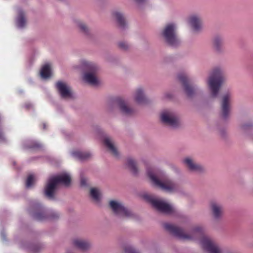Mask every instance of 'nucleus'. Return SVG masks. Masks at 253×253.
<instances>
[{"label": "nucleus", "mask_w": 253, "mask_h": 253, "mask_svg": "<svg viewBox=\"0 0 253 253\" xmlns=\"http://www.w3.org/2000/svg\"><path fill=\"white\" fill-rule=\"evenodd\" d=\"M165 230L182 240H192L202 237L200 244L202 248L209 253H222L218 244L211 238L203 236L204 228L201 226H195L192 228L189 234L185 233L183 230L178 226L166 223L163 224Z\"/></svg>", "instance_id": "1"}, {"label": "nucleus", "mask_w": 253, "mask_h": 253, "mask_svg": "<svg viewBox=\"0 0 253 253\" xmlns=\"http://www.w3.org/2000/svg\"><path fill=\"white\" fill-rule=\"evenodd\" d=\"M71 181L70 175L67 173H62L50 176L47 180L44 187V194L49 200L54 201L56 200V191L59 184L65 186L70 185Z\"/></svg>", "instance_id": "2"}, {"label": "nucleus", "mask_w": 253, "mask_h": 253, "mask_svg": "<svg viewBox=\"0 0 253 253\" xmlns=\"http://www.w3.org/2000/svg\"><path fill=\"white\" fill-rule=\"evenodd\" d=\"M225 81V72L222 68L216 67L210 72L207 84L211 98H216L218 97L220 88Z\"/></svg>", "instance_id": "3"}, {"label": "nucleus", "mask_w": 253, "mask_h": 253, "mask_svg": "<svg viewBox=\"0 0 253 253\" xmlns=\"http://www.w3.org/2000/svg\"><path fill=\"white\" fill-rule=\"evenodd\" d=\"M28 212L32 218L38 221L56 220L60 217V213L53 210H46L37 201H31L29 203Z\"/></svg>", "instance_id": "4"}, {"label": "nucleus", "mask_w": 253, "mask_h": 253, "mask_svg": "<svg viewBox=\"0 0 253 253\" xmlns=\"http://www.w3.org/2000/svg\"><path fill=\"white\" fill-rule=\"evenodd\" d=\"M161 36L168 46L176 49L182 45V40L177 33V25L175 22L166 24L161 31Z\"/></svg>", "instance_id": "5"}, {"label": "nucleus", "mask_w": 253, "mask_h": 253, "mask_svg": "<svg viewBox=\"0 0 253 253\" xmlns=\"http://www.w3.org/2000/svg\"><path fill=\"white\" fill-rule=\"evenodd\" d=\"M161 119L162 122L171 129H179L182 126V123L179 116L172 110L163 111L161 114Z\"/></svg>", "instance_id": "6"}, {"label": "nucleus", "mask_w": 253, "mask_h": 253, "mask_svg": "<svg viewBox=\"0 0 253 253\" xmlns=\"http://www.w3.org/2000/svg\"><path fill=\"white\" fill-rule=\"evenodd\" d=\"M232 98L233 93L230 90L223 93L221 97L219 116L223 121L226 122L230 119Z\"/></svg>", "instance_id": "7"}, {"label": "nucleus", "mask_w": 253, "mask_h": 253, "mask_svg": "<svg viewBox=\"0 0 253 253\" xmlns=\"http://www.w3.org/2000/svg\"><path fill=\"white\" fill-rule=\"evenodd\" d=\"M159 189L168 193L181 192L177 184L170 179L164 171L159 170Z\"/></svg>", "instance_id": "8"}, {"label": "nucleus", "mask_w": 253, "mask_h": 253, "mask_svg": "<svg viewBox=\"0 0 253 253\" xmlns=\"http://www.w3.org/2000/svg\"><path fill=\"white\" fill-rule=\"evenodd\" d=\"M118 109L120 113L124 116L129 117L134 114V109L129 106L127 102L123 98H118L110 102L107 106L108 112H113L115 109Z\"/></svg>", "instance_id": "9"}, {"label": "nucleus", "mask_w": 253, "mask_h": 253, "mask_svg": "<svg viewBox=\"0 0 253 253\" xmlns=\"http://www.w3.org/2000/svg\"><path fill=\"white\" fill-rule=\"evenodd\" d=\"M109 207L115 215L119 218H135L136 217V215L121 202L111 200L109 202Z\"/></svg>", "instance_id": "10"}, {"label": "nucleus", "mask_w": 253, "mask_h": 253, "mask_svg": "<svg viewBox=\"0 0 253 253\" xmlns=\"http://www.w3.org/2000/svg\"><path fill=\"white\" fill-rule=\"evenodd\" d=\"M83 67L87 71L84 75V80L90 85H97L99 81L94 75L97 71L96 66L92 63L84 61L83 63Z\"/></svg>", "instance_id": "11"}, {"label": "nucleus", "mask_w": 253, "mask_h": 253, "mask_svg": "<svg viewBox=\"0 0 253 253\" xmlns=\"http://www.w3.org/2000/svg\"><path fill=\"white\" fill-rule=\"evenodd\" d=\"M183 166L190 172L198 174H204L206 172V168L202 165L196 162L192 157L187 156L181 161Z\"/></svg>", "instance_id": "12"}, {"label": "nucleus", "mask_w": 253, "mask_h": 253, "mask_svg": "<svg viewBox=\"0 0 253 253\" xmlns=\"http://www.w3.org/2000/svg\"><path fill=\"white\" fill-rule=\"evenodd\" d=\"M178 80L181 83L183 89L188 97L193 98L196 93L197 87L191 85L188 83V77L185 73H180L177 75Z\"/></svg>", "instance_id": "13"}, {"label": "nucleus", "mask_w": 253, "mask_h": 253, "mask_svg": "<svg viewBox=\"0 0 253 253\" xmlns=\"http://www.w3.org/2000/svg\"><path fill=\"white\" fill-rule=\"evenodd\" d=\"M187 22L194 34H197L202 32L203 30L202 20L199 15L193 14L190 15L187 19Z\"/></svg>", "instance_id": "14"}, {"label": "nucleus", "mask_w": 253, "mask_h": 253, "mask_svg": "<svg viewBox=\"0 0 253 253\" xmlns=\"http://www.w3.org/2000/svg\"><path fill=\"white\" fill-rule=\"evenodd\" d=\"M210 209L212 218L216 221L221 220L224 215V207L222 204L217 201H211Z\"/></svg>", "instance_id": "15"}, {"label": "nucleus", "mask_w": 253, "mask_h": 253, "mask_svg": "<svg viewBox=\"0 0 253 253\" xmlns=\"http://www.w3.org/2000/svg\"><path fill=\"white\" fill-rule=\"evenodd\" d=\"M55 87L61 98H72L73 95L70 86L65 82L58 81L55 84Z\"/></svg>", "instance_id": "16"}, {"label": "nucleus", "mask_w": 253, "mask_h": 253, "mask_svg": "<svg viewBox=\"0 0 253 253\" xmlns=\"http://www.w3.org/2000/svg\"><path fill=\"white\" fill-rule=\"evenodd\" d=\"M159 212L168 215H180L177 210L174 208L167 201L159 198Z\"/></svg>", "instance_id": "17"}, {"label": "nucleus", "mask_w": 253, "mask_h": 253, "mask_svg": "<svg viewBox=\"0 0 253 253\" xmlns=\"http://www.w3.org/2000/svg\"><path fill=\"white\" fill-rule=\"evenodd\" d=\"M212 48L214 52L217 54L224 52V38L220 35H214L211 40Z\"/></svg>", "instance_id": "18"}, {"label": "nucleus", "mask_w": 253, "mask_h": 253, "mask_svg": "<svg viewBox=\"0 0 253 253\" xmlns=\"http://www.w3.org/2000/svg\"><path fill=\"white\" fill-rule=\"evenodd\" d=\"M140 197L152 208L158 211V199L156 196L147 192H144L140 194Z\"/></svg>", "instance_id": "19"}, {"label": "nucleus", "mask_w": 253, "mask_h": 253, "mask_svg": "<svg viewBox=\"0 0 253 253\" xmlns=\"http://www.w3.org/2000/svg\"><path fill=\"white\" fill-rule=\"evenodd\" d=\"M73 244L76 248L83 252L87 251L91 247V244L89 242L81 239L74 240Z\"/></svg>", "instance_id": "20"}, {"label": "nucleus", "mask_w": 253, "mask_h": 253, "mask_svg": "<svg viewBox=\"0 0 253 253\" xmlns=\"http://www.w3.org/2000/svg\"><path fill=\"white\" fill-rule=\"evenodd\" d=\"M134 100L137 104L140 105L147 104L150 102L142 88H138L136 90L134 95Z\"/></svg>", "instance_id": "21"}, {"label": "nucleus", "mask_w": 253, "mask_h": 253, "mask_svg": "<svg viewBox=\"0 0 253 253\" xmlns=\"http://www.w3.org/2000/svg\"><path fill=\"white\" fill-rule=\"evenodd\" d=\"M114 16L115 18L118 27L121 30H125L127 27V23L124 15L119 12H115Z\"/></svg>", "instance_id": "22"}, {"label": "nucleus", "mask_w": 253, "mask_h": 253, "mask_svg": "<svg viewBox=\"0 0 253 253\" xmlns=\"http://www.w3.org/2000/svg\"><path fill=\"white\" fill-rule=\"evenodd\" d=\"M240 131L246 135H252L253 133V121H249L242 123L239 127Z\"/></svg>", "instance_id": "23"}, {"label": "nucleus", "mask_w": 253, "mask_h": 253, "mask_svg": "<svg viewBox=\"0 0 253 253\" xmlns=\"http://www.w3.org/2000/svg\"><path fill=\"white\" fill-rule=\"evenodd\" d=\"M16 25L19 29L25 28L26 24V20L24 12L21 8L18 9V16L16 19Z\"/></svg>", "instance_id": "24"}, {"label": "nucleus", "mask_w": 253, "mask_h": 253, "mask_svg": "<svg viewBox=\"0 0 253 253\" xmlns=\"http://www.w3.org/2000/svg\"><path fill=\"white\" fill-rule=\"evenodd\" d=\"M104 143L108 149L112 153L115 157L119 156L118 152L115 147L113 142L111 139L108 136H105L104 138Z\"/></svg>", "instance_id": "25"}, {"label": "nucleus", "mask_w": 253, "mask_h": 253, "mask_svg": "<svg viewBox=\"0 0 253 253\" xmlns=\"http://www.w3.org/2000/svg\"><path fill=\"white\" fill-rule=\"evenodd\" d=\"M73 157L81 161L87 160L91 157V154L89 152H83L81 151H74L72 152Z\"/></svg>", "instance_id": "26"}, {"label": "nucleus", "mask_w": 253, "mask_h": 253, "mask_svg": "<svg viewBox=\"0 0 253 253\" xmlns=\"http://www.w3.org/2000/svg\"><path fill=\"white\" fill-rule=\"evenodd\" d=\"M23 147L25 149L39 150L42 148V145L36 140H28L23 143Z\"/></svg>", "instance_id": "27"}, {"label": "nucleus", "mask_w": 253, "mask_h": 253, "mask_svg": "<svg viewBox=\"0 0 253 253\" xmlns=\"http://www.w3.org/2000/svg\"><path fill=\"white\" fill-rule=\"evenodd\" d=\"M147 176L152 183L156 186H158V177L155 174V170L153 167H148L146 169Z\"/></svg>", "instance_id": "28"}, {"label": "nucleus", "mask_w": 253, "mask_h": 253, "mask_svg": "<svg viewBox=\"0 0 253 253\" xmlns=\"http://www.w3.org/2000/svg\"><path fill=\"white\" fill-rule=\"evenodd\" d=\"M126 165L133 175H138V170L136 165V162L132 158L130 157L127 158Z\"/></svg>", "instance_id": "29"}, {"label": "nucleus", "mask_w": 253, "mask_h": 253, "mask_svg": "<svg viewBox=\"0 0 253 253\" xmlns=\"http://www.w3.org/2000/svg\"><path fill=\"white\" fill-rule=\"evenodd\" d=\"M51 76V71L50 66L48 64L44 65L41 69V76L42 79H46Z\"/></svg>", "instance_id": "30"}, {"label": "nucleus", "mask_w": 253, "mask_h": 253, "mask_svg": "<svg viewBox=\"0 0 253 253\" xmlns=\"http://www.w3.org/2000/svg\"><path fill=\"white\" fill-rule=\"evenodd\" d=\"M77 26L82 33L86 36L89 35V30L85 23L81 21H78Z\"/></svg>", "instance_id": "31"}, {"label": "nucleus", "mask_w": 253, "mask_h": 253, "mask_svg": "<svg viewBox=\"0 0 253 253\" xmlns=\"http://www.w3.org/2000/svg\"><path fill=\"white\" fill-rule=\"evenodd\" d=\"M90 195L95 202H98L100 200V194L98 189L92 188L90 189Z\"/></svg>", "instance_id": "32"}, {"label": "nucleus", "mask_w": 253, "mask_h": 253, "mask_svg": "<svg viewBox=\"0 0 253 253\" xmlns=\"http://www.w3.org/2000/svg\"><path fill=\"white\" fill-rule=\"evenodd\" d=\"M27 248L33 253H36L42 249V246L40 244H31L29 245Z\"/></svg>", "instance_id": "33"}, {"label": "nucleus", "mask_w": 253, "mask_h": 253, "mask_svg": "<svg viewBox=\"0 0 253 253\" xmlns=\"http://www.w3.org/2000/svg\"><path fill=\"white\" fill-rule=\"evenodd\" d=\"M35 183L34 176L33 174L28 176L26 181V188L27 189L32 188Z\"/></svg>", "instance_id": "34"}, {"label": "nucleus", "mask_w": 253, "mask_h": 253, "mask_svg": "<svg viewBox=\"0 0 253 253\" xmlns=\"http://www.w3.org/2000/svg\"><path fill=\"white\" fill-rule=\"evenodd\" d=\"M216 130L222 138H225L227 136V131L225 127L217 126Z\"/></svg>", "instance_id": "35"}, {"label": "nucleus", "mask_w": 253, "mask_h": 253, "mask_svg": "<svg viewBox=\"0 0 253 253\" xmlns=\"http://www.w3.org/2000/svg\"><path fill=\"white\" fill-rule=\"evenodd\" d=\"M119 48L123 50L126 51L129 48V44L126 42H120L118 43Z\"/></svg>", "instance_id": "36"}, {"label": "nucleus", "mask_w": 253, "mask_h": 253, "mask_svg": "<svg viewBox=\"0 0 253 253\" xmlns=\"http://www.w3.org/2000/svg\"><path fill=\"white\" fill-rule=\"evenodd\" d=\"M125 252L126 253H139L133 247L131 246H127L125 248Z\"/></svg>", "instance_id": "37"}, {"label": "nucleus", "mask_w": 253, "mask_h": 253, "mask_svg": "<svg viewBox=\"0 0 253 253\" xmlns=\"http://www.w3.org/2000/svg\"><path fill=\"white\" fill-rule=\"evenodd\" d=\"M6 141V139L5 137L3 132L2 129L0 127V142L5 143Z\"/></svg>", "instance_id": "38"}, {"label": "nucleus", "mask_w": 253, "mask_h": 253, "mask_svg": "<svg viewBox=\"0 0 253 253\" xmlns=\"http://www.w3.org/2000/svg\"><path fill=\"white\" fill-rule=\"evenodd\" d=\"M81 185L82 186H87V182H86V179L84 178H82L81 180Z\"/></svg>", "instance_id": "39"}, {"label": "nucleus", "mask_w": 253, "mask_h": 253, "mask_svg": "<svg viewBox=\"0 0 253 253\" xmlns=\"http://www.w3.org/2000/svg\"><path fill=\"white\" fill-rule=\"evenodd\" d=\"M24 107L26 109L29 110L33 108V105L31 103L28 102L25 103Z\"/></svg>", "instance_id": "40"}, {"label": "nucleus", "mask_w": 253, "mask_h": 253, "mask_svg": "<svg viewBox=\"0 0 253 253\" xmlns=\"http://www.w3.org/2000/svg\"><path fill=\"white\" fill-rule=\"evenodd\" d=\"M0 235L3 241H6V234L3 231L1 232Z\"/></svg>", "instance_id": "41"}, {"label": "nucleus", "mask_w": 253, "mask_h": 253, "mask_svg": "<svg viewBox=\"0 0 253 253\" xmlns=\"http://www.w3.org/2000/svg\"><path fill=\"white\" fill-rule=\"evenodd\" d=\"M166 97L167 98H170L172 97V96H171V94H167L166 95Z\"/></svg>", "instance_id": "42"}, {"label": "nucleus", "mask_w": 253, "mask_h": 253, "mask_svg": "<svg viewBox=\"0 0 253 253\" xmlns=\"http://www.w3.org/2000/svg\"><path fill=\"white\" fill-rule=\"evenodd\" d=\"M67 253H74L71 250L69 249L67 251Z\"/></svg>", "instance_id": "43"}, {"label": "nucleus", "mask_w": 253, "mask_h": 253, "mask_svg": "<svg viewBox=\"0 0 253 253\" xmlns=\"http://www.w3.org/2000/svg\"><path fill=\"white\" fill-rule=\"evenodd\" d=\"M43 129H46V124L45 123H43Z\"/></svg>", "instance_id": "44"}, {"label": "nucleus", "mask_w": 253, "mask_h": 253, "mask_svg": "<svg viewBox=\"0 0 253 253\" xmlns=\"http://www.w3.org/2000/svg\"><path fill=\"white\" fill-rule=\"evenodd\" d=\"M135 0L137 1V2H141L144 1L145 0Z\"/></svg>", "instance_id": "45"}, {"label": "nucleus", "mask_w": 253, "mask_h": 253, "mask_svg": "<svg viewBox=\"0 0 253 253\" xmlns=\"http://www.w3.org/2000/svg\"><path fill=\"white\" fill-rule=\"evenodd\" d=\"M226 253H234L232 252H231V251H228Z\"/></svg>", "instance_id": "46"}, {"label": "nucleus", "mask_w": 253, "mask_h": 253, "mask_svg": "<svg viewBox=\"0 0 253 253\" xmlns=\"http://www.w3.org/2000/svg\"><path fill=\"white\" fill-rule=\"evenodd\" d=\"M15 164V162H13V165H14Z\"/></svg>", "instance_id": "47"}]
</instances>
